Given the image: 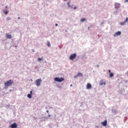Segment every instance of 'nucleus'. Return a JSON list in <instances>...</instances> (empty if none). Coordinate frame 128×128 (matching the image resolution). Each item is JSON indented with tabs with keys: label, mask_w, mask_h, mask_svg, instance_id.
I'll use <instances>...</instances> for the list:
<instances>
[{
	"label": "nucleus",
	"mask_w": 128,
	"mask_h": 128,
	"mask_svg": "<svg viewBox=\"0 0 128 128\" xmlns=\"http://www.w3.org/2000/svg\"><path fill=\"white\" fill-rule=\"evenodd\" d=\"M70 2H67V4H68V8H70Z\"/></svg>",
	"instance_id": "nucleus-20"
},
{
	"label": "nucleus",
	"mask_w": 128,
	"mask_h": 128,
	"mask_svg": "<svg viewBox=\"0 0 128 128\" xmlns=\"http://www.w3.org/2000/svg\"><path fill=\"white\" fill-rule=\"evenodd\" d=\"M55 26H58V24H55Z\"/></svg>",
	"instance_id": "nucleus-26"
},
{
	"label": "nucleus",
	"mask_w": 128,
	"mask_h": 128,
	"mask_svg": "<svg viewBox=\"0 0 128 128\" xmlns=\"http://www.w3.org/2000/svg\"><path fill=\"white\" fill-rule=\"evenodd\" d=\"M70 8H73V10H76V6H74V5L71 6Z\"/></svg>",
	"instance_id": "nucleus-13"
},
{
	"label": "nucleus",
	"mask_w": 128,
	"mask_h": 128,
	"mask_svg": "<svg viewBox=\"0 0 128 128\" xmlns=\"http://www.w3.org/2000/svg\"><path fill=\"white\" fill-rule=\"evenodd\" d=\"M76 58V54H73L70 56L69 58H70V60H74V58Z\"/></svg>",
	"instance_id": "nucleus-3"
},
{
	"label": "nucleus",
	"mask_w": 128,
	"mask_h": 128,
	"mask_svg": "<svg viewBox=\"0 0 128 128\" xmlns=\"http://www.w3.org/2000/svg\"><path fill=\"white\" fill-rule=\"evenodd\" d=\"M124 2H128V0H124Z\"/></svg>",
	"instance_id": "nucleus-23"
},
{
	"label": "nucleus",
	"mask_w": 128,
	"mask_h": 128,
	"mask_svg": "<svg viewBox=\"0 0 128 128\" xmlns=\"http://www.w3.org/2000/svg\"><path fill=\"white\" fill-rule=\"evenodd\" d=\"M6 38H8L9 40H10V38H12V35L10 34H8V33H6Z\"/></svg>",
	"instance_id": "nucleus-10"
},
{
	"label": "nucleus",
	"mask_w": 128,
	"mask_h": 128,
	"mask_svg": "<svg viewBox=\"0 0 128 128\" xmlns=\"http://www.w3.org/2000/svg\"><path fill=\"white\" fill-rule=\"evenodd\" d=\"M38 62H40V60H42V58H38Z\"/></svg>",
	"instance_id": "nucleus-19"
},
{
	"label": "nucleus",
	"mask_w": 128,
	"mask_h": 128,
	"mask_svg": "<svg viewBox=\"0 0 128 128\" xmlns=\"http://www.w3.org/2000/svg\"><path fill=\"white\" fill-rule=\"evenodd\" d=\"M102 124L103 126H106V124H108V121L106 120H105L104 122H102Z\"/></svg>",
	"instance_id": "nucleus-11"
},
{
	"label": "nucleus",
	"mask_w": 128,
	"mask_h": 128,
	"mask_svg": "<svg viewBox=\"0 0 128 128\" xmlns=\"http://www.w3.org/2000/svg\"><path fill=\"white\" fill-rule=\"evenodd\" d=\"M10 128H18V125L16 123H14L10 126Z\"/></svg>",
	"instance_id": "nucleus-7"
},
{
	"label": "nucleus",
	"mask_w": 128,
	"mask_h": 128,
	"mask_svg": "<svg viewBox=\"0 0 128 128\" xmlns=\"http://www.w3.org/2000/svg\"><path fill=\"white\" fill-rule=\"evenodd\" d=\"M114 8H120V3H115L114 4Z\"/></svg>",
	"instance_id": "nucleus-6"
},
{
	"label": "nucleus",
	"mask_w": 128,
	"mask_h": 128,
	"mask_svg": "<svg viewBox=\"0 0 128 128\" xmlns=\"http://www.w3.org/2000/svg\"><path fill=\"white\" fill-rule=\"evenodd\" d=\"M35 82L37 86H40V82H42V80L40 79H37L36 80Z\"/></svg>",
	"instance_id": "nucleus-4"
},
{
	"label": "nucleus",
	"mask_w": 128,
	"mask_h": 128,
	"mask_svg": "<svg viewBox=\"0 0 128 128\" xmlns=\"http://www.w3.org/2000/svg\"><path fill=\"white\" fill-rule=\"evenodd\" d=\"M32 52H34V49L32 50Z\"/></svg>",
	"instance_id": "nucleus-27"
},
{
	"label": "nucleus",
	"mask_w": 128,
	"mask_h": 128,
	"mask_svg": "<svg viewBox=\"0 0 128 128\" xmlns=\"http://www.w3.org/2000/svg\"><path fill=\"white\" fill-rule=\"evenodd\" d=\"M124 22H128V18H126V19L124 20Z\"/></svg>",
	"instance_id": "nucleus-22"
},
{
	"label": "nucleus",
	"mask_w": 128,
	"mask_h": 128,
	"mask_svg": "<svg viewBox=\"0 0 128 128\" xmlns=\"http://www.w3.org/2000/svg\"><path fill=\"white\" fill-rule=\"evenodd\" d=\"M78 76H82V73H78L77 75H76L74 78H78Z\"/></svg>",
	"instance_id": "nucleus-12"
},
{
	"label": "nucleus",
	"mask_w": 128,
	"mask_h": 128,
	"mask_svg": "<svg viewBox=\"0 0 128 128\" xmlns=\"http://www.w3.org/2000/svg\"><path fill=\"white\" fill-rule=\"evenodd\" d=\"M65 0V1H66V0Z\"/></svg>",
	"instance_id": "nucleus-33"
},
{
	"label": "nucleus",
	"mask_w": 128,
	"mask_h": 128,
	"mask_svg": "<svg viewBox=\"0 0 128 128\" xmlns=\"http://www.w3.org/2000/svg\"><path fill=\"white\" fill-rule=\"evenodd\" d=\"M127 76H128V72H127Z\"/></svg>",
	"instance_id": "nucleus-29"
},
{
	"label": "nucleus",
	"mask_w": 128,
	"mask_h": 128,
	"mask_svg": "<svg viewBox=\"0 0 128 128\" xmlns=\"http://www.w3.org/2000/svg\"><path fill=\"white\" fill-rule=\"evenodd\" d=\"M18 20H20V18L18 17Z\"/></svg>",
	"instance_id": "nucleus-28"
},
{
	"label": "nucleus",
	"mask_w": 128,
	"mask_h": 128,
	"mask_svg": "<svg viewBox=\"0 0 128 128\" xmlns=\"http://www.w3.org/2000/svg\"><path fill=\"white\" fill-rule=\"evenodd\" d=\"M86 90H90L92 88V84L90 83H88L86 86Z\"/></svg>",
	"instance_id": "nucleus-5"
},
{
	"label": "nucleus",
	"mask_w": 128,
	"mask_h": 128,
	"mask_svg": "<svg viewBox=\"0 0 128 128\" xmlns=\"http://www.w3.org/2000/svg\"><path fill=\"white\" fill-rule=\"evenodd\" d=\"M4 14H8V11H4Z\"/></svg>",
	"instance_id": "nucleus-21"
},
{
	"label": "nucleus",
	"mask_w": 128,
	"mask_h": 128,
	"mask_svg": "<svg viewBox=\"0 0 128 128\" xmlns=\"http://www.w3.org/2000/svg\"><path fill=\"white\" fill-rule=\"evenodd\" d=\"M70 86H72V84H71V85H70Z\"/></svg>",
	"instance_id": "nucleus-30"
},
{
	"label": "nucleus",
	"mask_w": 128,
	"mask_h": 128,
	"mask_svg": "<svg viewBox=\"0 0 128 128\" xmlns=\"http://www.w3.org/2000/svg\"><path fill=\"white\" fill-rule=\"evenodd\" d=\"M124 24H126V22H125L124 21V22H120V26H124Z\"/></svg>",
	"instance_id": "nucleus-14"
},
{
	"label": "nucleus",
	"mask_w": 128,
	"mask_h": 128,
	"mask_svg": "<svg viewBox=\"0 0 128 128\" xmlns=\"http://www.w3.org/2000/svg\"><path fill=\"white\" fill-rule=\"evenodd\" d=\"M46 112H48V110H47Z\"/></svg>",
	"instance_id": "nucleus-31"
},
{
	"label": "nucleus",
	"mask_w": 128,
	"mask_h": 128,
	"mask_svg": "<svg viewBox=\"0 0 128 128\" xmlns=\"http://www.w3.org/2000/svg\"><path fill=\"white\" fill-rule=\"evenodd\" d=\"M32 94V90L30 91V94Z\"/></svg>",
	"instance_id": "nucleus-24"
},
{
	"label": "nucleus",
	"mask_w": 128,
	"mask_h": 128,
	"mask_svg": "<svg viewBox=\"0 0 128 128\" xmlns=\"http://www.w3.org/2000/svg\"><path fill=\"white\" fill-rule=\"evenodd\" d=\"M54 80H55V82H64V78H58L56 77L54 78Z\"/></svg>",
	"instance_id": "nucleus-2"
},
{
	"label": "nucleus",
	"mask_w": 128,
	"mask_h": 128,
	"mask_svg": "<svg viewBox=\"0 0 128 128\" xmlns=\"http://www.w3.org/2000/svg\"><path fill=\"white\" fill-rule=\"evenodd\" d=\"M47 46H50V42H48Z\"/></svg>",
	"instance_id": "nucleus-18"
},
{
	"label": "nucleus",
	"mask_w": 128,
	"mask_h": 128,
	"mask_svg": "<svg viewBox=\"0 0 128 128\" xmlns=\"http://www.w3.org/2000/svg\"><path fill=\"white\" fill-rule=\"evenodd\" d=\"M120 34H122V32L120 31H118V32H116L114 34V36H120Z\"/></svg>",
	"instance_id": "nucleus-9"
},
{
	"label": "nucleus",
	"mask_w": 128,
	"mask_h": 128,
	"mask_svg": "<svg viewBox=\"0 0 128 128\" xmlns=\"http://www.w3.org/2000/svg\"><path fill=\"white\" fill-rule=\"evenodd\" d=\"M106 86V82L104 81V80H101L100 82V86Z\"/></svg>",
	"instance_id": "nucleus-8"
},
{
	"label": "nucleus",
	"mask_w": 128,
	"mask_h": 128,
	"mask_svg": "<svg viewBox=\"0 0 128 128\" xmlns=\"http://www.w3.org/2000/svg\"><path fill=\"white\" fill-rule=\"evenodd\" d=\"M48 116H50V115H48Z\"/></svg>",
	"instance_id": "nucleus-32"
},
{
	"label": "nucleus",
	"mask_w": 128,
	"mask_h": 128,
	"mask_svg": "<svg viewBox=\"0 0 128 128\" xmlns=\"http://www.w3.org/2000/svg\"><path fill=\"white\" fill-rule=\"evenodd\" d=\"M12 84H14V80H10L4 83V84L5 86H12Z\"/></svg>",
	"instance_id": "nucleus-1"
},
{
	"label": "nucleus",
	"mask_w": 128,
	"mask_h": 128,
	"mask_svg": "<svg viewBox=\"0 0 128 128\" xmlns=\"http://www.w3.org/2000/svg\"><path fill=\"white\" fill-rule=\"evenodd\" d=\"M112 76H114V74H112V73H110V78H112Z\"/></svg>",
	"instance_id": "nucleus-16"
},
{
	"label": "nucleus",
	"mask_w": 128,
	"mask_h": 128,
	"mask_svg": "<svg viewBox=\"0 0 128 128\" xmlns=\"http://www.w3.org/2000/svg\"><path fill=\"white\" fill-rule=\"evenodd\" d=\"M86 20V18H82L80 20V22H84Z\"/></svg>",
	"instance_id": "nucleus-17"
},
{
	"label": "nucleus",
	"mask_w": 128,
	"mask_h": 128,
	"mask_svg": "<svg viewBox=\"0 0 128 128\" xmlns=\"http://www.w3.org/2000/svg\"><path fill=\"white\" fill-rule=\"evenodd\" d=\"M108 72H110V74H112V73L110 72V70H108Z\"/></svg>",
	"instance_id": "nucleus-25"
},
{
	"label": "nucleus",
	"mask_w": 128,
	"mask_h": 128,
	"mask_svg": "<svg viewBox=\"0 0 128 128\" xmlns=\"http://www.w3.org/2000/svg\"><path fill=\"white\" fill-rule=\"evenodd\" d=\"M28 98H32V94H28Z\"/></svg>",
	"instance_id": "nucleus-15"
}]
</instances>
